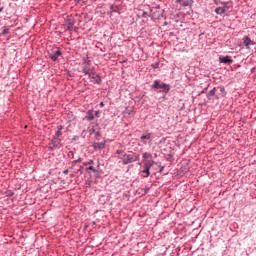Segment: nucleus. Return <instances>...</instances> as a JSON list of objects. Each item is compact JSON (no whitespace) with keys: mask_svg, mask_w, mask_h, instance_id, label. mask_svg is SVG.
<instances>
[{"mask_svg":"<svg viewBox=\"0 0 256 256\" xmlns=\"http://www.w3.org/2000/svg\"><path fill=\"white\" fill-rule=\"evenodd\" d=\"M150 88L152 89V91H157L158 93H164L165 95H167V93L171 91V85L164 83L159 79L154 80Z\"/></svg>","mask_w":256,"mask_h":256,"instance_id":"nucleus-1","label":"nucleus"},{"mask_svg":"<svg viewBox=\"0 0 256 256\" xmlns=\"http://www.w3.org/2000/svg\"><path fill=\"white\" fill-rule=\"evenodd\" d=\"M63 140L61 138H55L53 136V138L51 139V141L48 144V149L50 151H55L56 149H61V147H63V144L61 143Z\"/></svg>","mask_w":256,"mask_h":256,"instance_id":"nucleus-2","label":"nucleus"},{"mask_svg":"<svg viewBox=\"0 0 256 256\" xmlns=\"http://www.w3.org/2000/svg\"><path fill=\"white\" fill-rule=\"evenodd\" d=\"M88 78L92 83H94V85H101V83H103V79L95 71H91V73L88 75Z\"/></svg>","mask_w":256,"mask_h":256,"instance_id":"nucleus-3","label":"nucleus"},{"mask_svg":"<svg viewBox=\"0 0 256 256\" xmlns=\"http://www.w3.org/2000/svg\"><path fill=\"white\" fill-rule=\"evenodd\" d=\"M48 57L53 61H57L58 57H63V52H61V50L57 48V50H52L51 52H48Z\"/></svg>","mask_w":256,"mask_h":256,"instance_id":"nucleus-4","label":"nucleus"},{"mask_svg":"<svg viewBox=\"0 0 256 256\" xmlns=\"http://www.w3.org/2000/svg\"><path fill=\"white\" fill-rule=\"evenodd\" d=\"M223 97H227L225 86H217L216 99H221Z\"/></svg>","mask_w":256,"mask_h":256,"instance_id":"nucleus-5","label":"nucleus"},{"mask_svg":"<svg viewBox=\"0 0 256 256\" xmlns=\"http://www.w3.org/2000/svg\"><path fill=\"white\" fill-rule=\"evenodd\" d=\"M219 62L223 63L224 65H231V63H233V58H231L229 55L219 56Z\"/></svg>","mask_w":256,"mask_h":256,"instance_id":"nucleus-6","label":"nucleus"},{"mask_svg":"<svg viewBox=\"0 0 256 256\" xmlns=\"http://www.w3.org/2000/svg\"><path fill=\"white\" fill-rule=\"evenodd\" d=\"M152 139L153 133H146L140 137L141 143H143V145H147V141H151Z\"/></svg>","mask_w":256,"mask_h":256,"instance_id":"nucleus-7","label":"nucleus"},{"mask_svg":"<svg viewBox=\"0 0 256 256\" xmlns=\"http://www.w3.org/2000/svg\"><path fill=\"white\" fill-rule=\"evenodd\" d=\"M135 158L131 154H125L124 159L122 160L123 165H129V163H134Z\"/></svg>","mask_w":256,"mask_h":256,"instance_id":"nucleus-8","label":"nucleus"},{"mask_svg":"<svg viewBox=\"0 0 256 256\" xmlns=\"http://www.w3.org/2000/svg\"><path fill=\"white\" fill-rule=\"evenodd\" d=\"M242 41H243V45L246 46V49H249V45H255V41L251 40L249 36H244Z\"/></svg>","mask_w":256,"mask_h":256,"instance_id":"nucleus-9","label":"nucleus"},{"mask_svg":"<svg viewBox=\"0 0 256 256\" xmlns=\"http://www.w3.org/2000/svg\"><path fill=\"white\" fill-rule=\"evenodd\" d=\"M206 97L210 101H211V99H213V97H215V99H217V87H214L212 90L207 92Z\"/></svg>","mask_w":256,"mask_h":256,"instance_id":"nucleus-10","label":"nucleus"},{"mask_svg":"<svg viewBox=\"0 0 256 256\" xmlns=\"http://www.w3.org/2000/svg\"><path fill=\"white\" fill-rule=\"evenodd\" d=\"M154 165H159V162H155L153 160H146L144 162V167L149 171H151V167H153Z\"/></svg>","mask_w":256,"mask_h":256,"instance_id":"nucleus-11","label":"nucleus"},{"mask_svg":"<svg viewBox=\"0 0 256 256\" xmlns=\"http://www.w3.org/2000/svg\"><path fill=\"white\" fill-rule=\"evenodd\" d=\"M93 149L95 151H99L100 149H105V142H95L93 145H92Z\"/></svg>","mask_w":256,"mask_h":256,"instance_id":"nucleus-12","label":"nucleus"},{"mask_svg":"<svg viewBox=\"0 0 256 256\" xmlns=\"http://www.w3.org/2000/svg\"><path fill=\"white\" fill-rule=\"evenodd\" d=\"M63 125L57 126V131L55 132V135L53 136L54 139H60L61 135H63Z\"/></svg>","mask_w":256,"mask_h":256,"instance_id":"nucleus-13","label":"nucleus"},{"mask_svg":"<svg viewBox=\"0 0 256 256\" xmlns=\"http://www.w3.org/2000/svg\"><path fill=\"white\" fill-rule=\"evenodd\" d=\"M91 71H93V69H91V65H83L82 66V73H84L85 75H91Z\"/></svg>","mask_w":256,"mask_h":256,"instance_id":"nucleus-14","label":"nucleus"},{"mask_svg":"<svg viewBox=\"0 0 256 256\" xmlns=\"http://www.w3.org/2000/svg\"><path fill=\"white\" fill-rule=\"evenodd\" d=\"M86 121H93L95 119V115L93 114V111L88 110L85 115Z\"/></svg>","mask_w":256,"mask_h":256,"instance_id":"nucleus-15","label":"nucleus"},{"mask_svg":"<svg viewBox=\"0 0 256 256\" xmlns=\"http://www.w3.org/2000/svg\"><path fill=\"white\" fill-rule=\"evenodd\" d=\"M83 162V158H78L77 160L72 161L71 166L68 169H75V165H77V163H82Z\"/></svg>","mask_w":256,"mask_h":256,"instance_id":"nucleus-16","label":"nucleus"},{"mask_svg":"<svg viewBox=\"0 0 256 256\" xmlns=\"http://www.w3.org/2000/svg\"><path fill=\"white\" fill-rule=\"evenodd\" d=\"M141 173H142V177H144V178H147V177H149V175H151V171L146 167H144V169L141 171Z\"/></svg>","mask_w":256,"mask_h":256,"instance_id":"nucleus-17","label":"nucleus"},{"mask_svg":"<svg viewBox=\"0 0 256 256\" xmlns=\"http://www.w3.org/2000/svg\"><path fill=\"white\" fill-rule=\"evenodd\" d=\"M194 1L193 0H183L182 5L183 7H192Z\"/></svg>","mask_w":256,"mask_h":256,"instance_id":"nucleus-18","label":"nucleus"},{"mask_svg":"<svg viewBox=\"0 0 256 256\" xmlns=\"http://www.w3.org/2000/svg\"><path fill=\"white\" fill-rule=\"evenodd\" d=\"M215 14L216 15H225V9L223 8V6L222 7H217L215 9Z\"/></svg>","mask_w":256,"mask_h":256,"instance_id":"nucleus-19","label":"nucleus"},{"mask_svg":"<svg viewBox=\"0 0 256 256\" xmlns=\"http://www.w3.org/2000/svg\"><path fill=\"white\" fill-rule=\"evenodd\" d=\"M89 133H90V135H95V137L97 138V137H101V132H97L96 130H95V128H91L90 130H89Z\"/></svg>","mask_w":256,"mask_h":256,"instance_id":"nucleus-20","label":"nucleus"},{"mask_svg":"<svg viewBox=\"0 0 256 256\" xmlns=\"http://www.w3.org/2000/svg\"><path fill=\"white\" fill-rule=\"evenodd\" d=\"M126 154H127V153H125V151H123V150H117V151H116V155H118V158H119V159L124 158Z\"/></svg>","mask_w":256,"mask_h":256,"instance_id":"nucleus-21","label":"nucleus"},{"mask_svg":"<svg viewBox=\"0 0 256 256\" xmlns=\"http://www.w3.org/2000/svg\"><path fill=\"white\" fill-rule=\"evenodd\" d=\"M82 65H91V60L89 59V57L82 58Z\"/></svg>","mask_w":256,"mask_h":256,"instance_id":"nucleus-22","label":"nucleus"},{"mask_svg":"<svg viewBox=\"0 0 256 256\" xmlns=\"http://www.w3.org/2000/svg\"><path fill=\"white\" fill-rule=\"evenodd\" d=\"M142 157L144 159H153V154L149 153V152H145L142 154Z\"/></svg>","mask_w":256,"mask_h":256,"instance_id":"nucleus-23","label":"nucleus"},{"mask_svg":"<svg viewBox=\"0 0 256 256\" xmlns=\"http://www.w3.org/2000/svg\"><path fill=\"white\" fill-rule=\"evenodd\" d=\"M222 5L225 13H227V11H230L231 6H229V2H225V4Z\"/></svg>","mask_w":256,"mask_h":256,"instance_id":"nucleus-24","label":"nucleus"},{"mask_svg":"<svg viewBox=\"0 0 256 256\" xmlns=\"http://www.w3.org/2000/svg\"><path fill=\"white\" fill-rule=\"evenodd\" d=\"M86 171H92V173H97V172H98L97 168H95V167L93 166V164L90 165L89 167H87V168H86Z\"/></svg>","mask_w":256,"mask_h":256,"instance_id":"nucleus-25","label":"nucleus"},{"mask_svg":"<svg viewBox=\"0 0 256 256\" xmlns=\"http://www.w3.org/2000/svg\"><path fill=\"white\" fill-rule=\"evenodd\" d=\"M94 161L93 160H89V161H87V162H83L82 163V165H83V167H87V166H91V165H94Z\"/></svg>","mask_w":256,"mask_h":256,"instance_id":"nucleus-26","label":"nucleus"},{"mask_svg":"<svg viewBox=\"0 0 256 256\" xmlns=\"http://www.w3.org/2000/svg\"><path fill=\"white\" fill-rule=\"evenodd\" d=\"M74 26H75V23H74V22H69V23L67 24V30H68V31H72Z\"/></svg>","mask_w":256,"mask_h":256,"instance_id":"nucleus-27","label":"nucleus"},{"mask_svg":"<svg viewBox=\"0 0 256 256\" xmlns=\"http://www.w3.org/2000/svg\"><path fill=\"white\" fill-rule=\"evenodd\" d=\"M1 36L3 35H9V28H4L2 32L0 33Z\"/></svg>","mask_w":256,"mask_h":256,"instance_id":"nucleus-28","label":"nucleus"},{"mask_svg":"<svg viewBox=\"0 0 256 256\" xmlns=\"http://www.w3.org/2000/svg\"><path fill=\"white\" fill-rule=\"evenodd\" d=\"M5 193L6 197H13V195H15V193L12 190H7Z\"/></svg>","mask_w":256,"mask_h":256,"instance_id":"nucleus-29","label":"nucleus"},{"mask_svg":"<svg viewBox=\"0 0 256 256\" xmlns=\"http://www.w3.org/2000/svg\"><path fill=\"white\" fill-rule=\"evenodd\" d=\"M215 5H225V2L221 0H212Z\"/></svg>","mask_w":256,"mask_h":256,"instance_id":"nucleus-30","label":"nucleus"},{"mask_svg":"<svg viewBox=\"0 0 256 256\" xmlns=\"http://www.w3.org/2000/svg\"><path fill=\"white\" fill-rule=\"evenodd\" d=\"M110 9L113 11V13H117L119 7H118V6L111 5V6H110Z\"/></svg>","mask_w":256,"mask_h":256,"instance_id":"nucleus-31","label":"nucleus"},{"mask_svg":"<svg viewBox=\"0 0 256 256\" xmlns=\"http://www.w3.org/2000/svg\"><path fill=\"white\" fill-rule=\"evenodd\" d=\"M152 69H159V62H155L151 64Z\"/></svg>","mask_w":256,"mask_h":256,"instance_id":"nucleus-32","label":"nucleus"},{"mask_svg":"<svg viewBox=\"0 0 256 256\" xmlns=\"http://www.w3.org/2000/svg\"><path fill=\"white\" fill-rule=\"evenodd\" d=\"M68 157H69L70 159H75V153H74L73 151H69V152H68Z\"/></svg>","mask_w":256,"mask_h":256,"instance_id":"nucleus-33","label":"nucleus"},{"mask_svg":"<svg viewBox=\"0 0 256 256\" xmlns=\"http://www.w3.org/2000/svg\"><path fill=\"white\" fill-rule=\"evenodd\" d=\"M158 166H159V173H163V170L165 169V166H162L161 163L158 162Z\"/></svg>","mask_w":256,"mask_h":256,"instance_id":"nucleus-34","label":"nucleus"},{"mask_svg":"<svg viewBox=\"0 0 256 256\" xmlns=\"http://www.w3.org/2000/svg\"><path fill=\"white\" fill-rule=\"evenodd\" d=\"M77 173H79L80 175H83V166H79Z\"/></svg>","mask_w":256,"mask_h":256,"instance_id":"nucleus-35","label":"nucleus"},{"mask_svg":"<svg viewBox=\"0 0 256 256\" xmlns=\"http://www.w3.org/2000/svg\"><path fill=\"white\" fill-rule=\"evenodd\" d=\"M94 115H95V117H101V111L96 110Z\"/></svg>","mask_w":256,"mask_h":256,"instance_id":"nucleus-36","label":"nucleus"},{"mask_svg":"<svg viewBox=\"0 0 256 256\" xmlns=\"http://www.w3.org/2000/svg\"><path fill=\"white\" fill-rule=\"evenodd\" d=\"M171 159H173V154H168L167 161H171Z\"/></svg>","mask_w":256,"mask_h":256,"instance_id":"nucleus-37","label":"nucleus"},{"mask_svg":"<svg viewBox=\"0 0 256 256\" xmlns=\"http://www.w3.org/2000/svg\"><path fill=\"white\" fill-rule=\"evenodd\" d=\"M78 139H79V136H74V137L72 138V141H78Z\"/></svg>","mask_w":256,"mask_h":256,"instance_id":"nucleus-38","label":"nucleus"},{"mask_svg":"<svg viewBox=\"0 0 256 256\" xmlns=\"http://www.w3.org/2000/svg\"><path fill=\"white\" fill-rule=\"evenodd\" d=\"M68 173H69V169H66V170L63 171L64 175H67Z\"/></svg>","mask_w":256,"mask_h":256,"instance_id":"nucleus-39","label":"nucleus"},{"mask_svg":"<svg viewBox=\"0 0 256 256\" xmlns=\"http://www.w3.org/2000/svg\"><path fill=\"white\" fill-rule=\"evenodd\" d=\"M100 165H101V162L97 160V169H99Z\"/></svg>","mask_w":256,"mask_h":256,"instance_id":"nucleus-40","label":"nucleus"},{"mask_svg":"<svg viewBox=\"0 0 256 256\" xmlns=\"http://www.w3.org/2000/svg\"><path fill=\"white\" fill-rule=\"evenodd\" d=\"M99 106L100 107H105V103L104 102H100Z\"/></svg>","mask_w":256,"mask_h":256,"instance_id":"nucleus-41","label":"nucleus"},{"mask_svg":"<svg viewBox=\"0 0 256 256\" xmlns=\"http://www.w3.org/2000/svg\"><path fill=\"white\" fill-rule=\"evenodd\" d=\"M142 17H147V12L144 11V12L142 13Z\"/></svg>","mask_w":256,"mask_h":256,"instance_id":"nucleus-42","label":"nucleus"},{"mask_svg":"<svg viewBox=\"0 0 256 256\" xmlns=\"http://www.w3.org/2000/svg\"><path fill=\"white\" fill-rule=\"evenodd\" d=\"M0 5H1V0H0ZM3 7H0V13H3Z\"/></svg>","mask_w":256,"mask_h":256,"instance_id":"nucleus-43","label":"nucleus"},{"mask_svg":"<svg viewBox=\"0 0 256 256\" xmlns=\"http://www.w3.org/2000/svg\"><path fill=\"white\" fill-rule=\"evenodd\" d=\"M176 3H183V0H177Z\"/></svg>","mask_w":256,"mask_h":256,"instance_id":"nucleus-44","label":"nucleus"},{"mask_svg":"<svg viewBox=\"0 0 256 256\" xmlns=\"http://www.w3.org/2000/svg\"><path fill=\"white\" fill-rule=\"evenodd\" d=\"M131 113H133V110H129L128 111V114L131 115Z\"/></svg>","mask_w":256,"mask_h":256,"instance_id":"nucleus-45","label":"nucleus"}]
</instances>
